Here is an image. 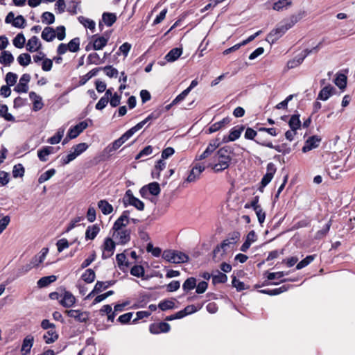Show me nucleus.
Wrapping results in <instances>:
<instances>
[{
  "label": "nucleus",
  "mask_w": 355,
  "mask_h": 355,
  "mask_svg": "<svg viewBox=\"0 0 355 355\" xmlns=\"http://www.w3.org/2000/svg\"><path fill=\"white\" fill-rule=\"evenodd\" d=\"M232 152L233 149L229 146L219 148L213 157L214 162L209 163L207 167L211 168L216 173L227 169L232 161Z\"/></svg>",
  "instance_id": "nucleus-1"
},
{
  "label": "nucleus",
  "mask_w": 355,
  "mask_h": 355,
  "mask_svg": "<svg viewBox=\"0 0 355 355\" xmlns=\"http://www.w3.org/2000/svg\"><path fill=\"white\" fill-rule=\"evenodd\" d=\"M301 18L299 15H292L289 19H285L279 23L277 27L272 29L267 35L266 41L273 44L278 40L285 33L292 28Z\"/></svg>",
  "instance_id": "nucleus-2"
},
{
  "label": "nucleus",
  "mask_w": 355,
  "mask_h": 355,
  "mask_svg": "<svg viewBox=\"0 0 355 355\" xmlns=\"http://www.w3.org/2000/svg\"><path fill=\"white\" fill-rule=\"evenodd\" d=\"M162 257L167 262L173 263H186L189 261V257L186 254L177 250H167L162 253Z\"/></svg>",
  "instance_id": "nucleus-3"
},
{
  "label": "nucleus",
  "mask_w": 355,
  "mask_h": 355,
  "mask_svg": "<svg viewBox=\"0 0 355 355\" xmlns=\"http://www.w3.org/2000/svg\"><path fill=\"white\" fill-rule=\"evenodd\" d=\"M321 45L322 42H319V44L316 46L313 47L311 49H305L304 51H302L297 56H295L293 59L289 60L287 62V67L288 69H293L298 67L302 63V62L308 55L314 51H317L320 49Z\"/></svg>",
  "instance_id": "nucleus-4"
},
{
  "label": "nucleus",
  "mask_w": 355,
  "mask_h": 355,
  "mask_svg": "<svg viewBox=\"0 0 355 355\" xmlns=\"http://www.w3.org/2000/svg\"><path fill=\"white\" fill-rule=\"evenodd\" d=\"M136 132L131 128L122 135L119 139L114 141L111 144L105 148V150L110 153L119 148L128 139H129Z\"/></svg>",
  "instance_id": "nucleus-5"
},
{
  "label": "nucleus",
  "mask_w": 355,
  "mask_h": 355,
  "mask_svg": "<svg viewBox=\"0 0 355 355\" xmlns=\"http://www.w3.org/2000/svg\"><path fill=\"white\" fill-rule=\"evenodd\" d=\"M123 203L125 206L130 205L135 207L139 211L144 209V203L137 198L135 197L130 189L126 191L123 198Z\"/></svg>",
  "instance_id": "nucleus-6"
},
{
  "label": "nucleus",
  "mask_w": 355,
  "mask_h": 355,
  "mask_svg": "<svg viewBox=\"0 0 355 355\" xmlns=\"http://www.w3.org/2000/svg\"><path fill=\"white\" fill-rule=\"evenodd\" d=\"M220 145V142L218 138L211 140L205 151L201 155L196 156V159L202 160L209 157L215 152Z\"/></svg>",
  "instance_id": "nucleus-7"
},
{
  "label": "nucleus",
  "mask_w": 355,
  "mask_h": 355,
  "mask_svg": "<svg viewBox=\"0 0 355 355\" xmlns=\"http://www.w3.org/2000/svg\"><path fill=\"white\" fill-rule=\"evenodd\" d=\"M160 191L159 184L154 182L142 187L139 190V193L143 198H148V194L158 196Z\"/></svg>",
  "instance_id": "nucleus-8"
},
{
  "label": "nucleus",
  "mask_w": 355,
  "mask_h": 355,
  "mask_svg": "<svg viewBox=\"0 0 355 355\" xmlns=\"http://www.w3.org/2000/svg\"><path fill=\"white\" fill-rule=\"evenodd\" d=\"M65 313L70 318H74L77 322H86L89 318V313L80 310H66Z\"/></svg>",
  "instance_id": "nucleus-9"
},
{
  "label": "nucleus",
  "mask_w": 355,
  "mask_h": 355,
  "mask_svg": "<svg viewBox=\"0 0 355 355\" xmlns=\"http://www.w3.org/2000/svg\"><path fill=\"white\" fill-rule=\"evenodd\" d=\"M245 126L243 125H236L232 128L230 131V134L228 136H224L223 138V143H227L230 141H234L236 139H238L242 133V132L244 130Z\"/></svg>",
  "instance_id": "nucleus-10"
},
{
  "label": "nucleus",
  "mask_w": 355,
  "mask_h": 355,
  "mask_svg": "<svg viewBox=\"0 0 355 355\" xmlns=\"http://www.w3.org/2000/svg\"><path fill=\"white\" fill-rule=\"evenodd\" d=\"M276 171L277 168L273 163L270 162L267 164L266 173L263 175L261 181L262 188H264L270 182L275 173H276Z\"/></svg>",
  "instance_id": "nucleus-11"
},
{
  "label": "nucleus",
  "mask_w": 355,
  "mask_h": 355,
  "mask_svg": "<svg viewBox=\"0 0 355 355\" xmlns=\"http://www.w3.org/2000/svg\"><path fill=\"white\" fill-rule=\"evenodd\" d=\"M129 211H124L122 213L121 216L114 223L112 227V230L114 231L124 230L123 228L125 227L129 223Z\"/></svg>",
  "instance_id": "nucleus-12"
},
{
  "label": "nucleus",
  "mask_w": 355,
  "mask_h": 355,
  "mask_svg": "<svg viewBox=\"0 0 355 355\" xmlns=\"http://www.w3.org/2000/svg\"><path fill=\"white\" fill-rule=\"evenodd\" d=\"M115 246V243L112 239L106 238L103 244L102 259H106L110 257L114 254Z\"/></svg>",
  "instance_id": "nucleus-13"
},
{
  "label": "nucleus",
  "mask_w": 355,
  "mask_h": 355,
  "mask_svg": "<svg viewBox=\"0 0 355 355\" xmlns=\"http://www.w3.org/2000/svg\"><path fill=\"white\" fill-rule=\"evenodd\" d=\"M171 326L168 323L161 322L153 323L149 327V331L153 334H159L161 333H167L170 331Z\"/></svg>",
  "instance_id": "nucleus-14"
},
{
  "label": "nucleus",
  "mask_w": 355,
  "mask_h": 355,
  "mask_svg": "<svg viewBox=\"0 0 355 355\" xmlns=\"http://www.w3.org/2000/svg\"><path fill=\"white\" fill-rule=\"evenodd\" d=\"M88 126L87 122L86 121H81L79 123L76 124L75 126L71 127L67 133V137L69 139H75L84 130H85Z\"/></svg>",
  "instance_id": "nucleus-15"
},
{
  "label": "nucleus",
  "mask_w": 355,
  "mask_h": 355,
  "mask_svg": "<svg viewBox=\"0 0 355 355\" xmlns=\"http://www.w3.org/2000/svg\"><path fill=\"white\" fill-rule=\"evenodd\" d=\"M113 237L118 241L119 243L125 245L130 240V231L125 229L114 231Z\"/></svg>",
  "instance_id": "nucleus-16"
},
{
  "label": "nucleus",
  "mask_w": 355,
  "mask_h": 355,
  "mask_svg": "<svg viewBox=\"0 0 355 355\" xmlns=\"http://www.w3.org/2000/svg\"><path fill=\"white\" fill-rule=\"evenodd\" d=\"M31 80V76L28 73H24L20 78L19 83L15 87L14 90L17 93H26L28 90V83Z\"/></svg>",
  "instance_id": "nucleus-17"
},
{
  "label": "nucleus",
  "mask_w": 355,
  "mask_h": 355,
  "mask_svg": "<svg viewBox=\"0 0 355 355\" xmlns=\"http://www.w3.org/2000/svg\"><path fill=\"white\" fill-rule=\"evenodd\" d=\"M162 114V110H157L150 113L144 120L138 123L137 125L132 127L135 132H137L141 129L148 122L158 119Z\"/></svg>",
  "instance_id": "nucleus-18"
},
{
  "label": "nucleus",
  "mask_w": 355,
  "mask_h": 355,
  "mask_svg": "<svg viewBox=\"0 0 355 355\" xmlns=\"http://www.w3.org/2000/svg\"><path fill=\"white\" fill-rule=\"evenodd\" d=\"M205 167L199 164H196L193 166L188 175L186 181L187 182H194L199 179L200 174L205 171Z\"/></svg>",
  "instance_id": "nucleus-19"
},
{
  "label": "nucleus",
  "mask_w": 355,
  "mask_h": 355,
  "mask_svg": "<svg viewBox=\"0 0 355 355\" xmlns=\"http://www.w3.org/2000/svg\"><path fill=\"white\" fill-rule=\"evenodd\" d=\"M336 89L331 85L324 87L319 92L317 99L325 101L329 99L330 96L335 94Z\"/></svg>",
  "instance_id": "nucleus-20"
},
{
  "label": "nucleus",
  "mask_w": 355,
  "mask_h": 355,
  "mask_svg": "<svg viewBox=\"0 0 355 355\" xmlns=\"http://www.w3.org/2000/svg\"><path fill=\"white\" fill-rule=\"evenodd\" d=\"M61 297L62 298L60 300V303L64 307H71L76 303V298L74 295L69 291H64Z\"/></svg>",
  "instance_id": "nucleus-21"
},
{
  "label": "nucleus",
  "mask_w": 355,
  "mask_h": 355,
  "mask_svg": "<svg viewBox=\"0 0 355 355\" xmlns=\"http://www.w3.org/2000/svg\"><path fill=\"white\" fill-rule=\"evenodd\" d=\"M320 141L321 139L318 136H312L309 137L303 146L302 151L304 153H306L313 148H317L319 146Z\"/></svg>",
  "instance_id": "nucleus-22"
},
{
  "label": "nucleus",
  "mask_w": 355,
  "mask_h": 355,
  "mask_svg": "<svg viewBox=\"0 0 355 355\" xmlns=\"http://www.w3.org/2000/svg\"><path fill=\"white\" fill-rule=\"evenodd\" d=\"M42 47V44L37 36L31 37L26 44V50L31 53L37 51Z\"/></svg>",
  "instance_id": "nucleus-23"
},
{
  "label": "nucleus",
  "mask_w": 355,
  "mask_h": 355,
  "mask_svg": "<svg viewBox=\"0 0 355 355\" xmlns=\"http://www.w3.org/2000/svg\"><path fill=\"white\" fill-rule=\"evenodd\" d=\"M29 98L33 101V110L35 112L39 111L42 109L44 103L42 102V98L40 96L37 95L34 92H31L29 93Z\"/></svg>",
  "instance_id": "nucleus-24"
},
{
  "label": "nucleus",
  "mask_w": 355,
  "mask_h": 355,
  "mask_svg": "<svg viewBox=\"0 0 355 355\" xmlns=\"http://www.w3.org/2000/svg\"><path fill=\"white\" fill-rule=\"evenodd\" d=\"M230 119L229 117H225V118L223 119L221 121L211 124L209 126V128L207 130V132L209 134L214 133V132L220 130L225 125L230 123Z\"/></svg>",
  "instance_id": "nucleus-25"
},
{
  "label": "nucleus",
  "mask_w": 355,
  "mask_h": 355,
  "mask_svg": "<svg viewBox=\"0 0 355 355\" xmlns=\"http://www.w3.org/2000/svg\"><path fill=\"white\" fill-rule=\"evenodd\" d=\"M182 54V48H173L165 55V59L168 62H172L178 60Z\"/></svg>",
  "instance_id": "nucleus-26"
},
{
  "label": "nucleus",
  "mask_w": 355,
  "mask_h": 355,
  "mask_svg": "<svg viewBox=\"0 0 355 355\" xmlns=\"http://www.w3.org/2000/svg\"><path fill=\"white\" fill-rule=\"evenodd\" d=\"M33 345V337L31 336H26L23 340L22 346H21V354L23 355L28 354L31 352Z\"/></svg>",
  "instance_id": "nucleus-27"
},
{
  "label": "nucleus",
  "mask_w": 355,
  "mask_h": 355,
  "mask_svg": "<svg viewBox=\"0 0 355 355\" xmlns=\"http://www.w3.org/2000/svg\"><path fill=\"white\" fill-rule=\"evenodd\" d=\"M48 331L43 336V339L47 344L54 343L58 338V334L55 328L47 329Z\"/></svg>",
  "instance_id": "nucleus-28"
},
{
  "label": "nucleus",
  "mask_w": 355,
  "mask_h": 355,
  "mask_svg": "<svg viewBox=\"0 0 355 355\" xmlns=\"http://www.w3.org/2000/svg\"><path fill=\"white\" fill-rule=\"evenodd\" d=\"M41 37L46 42H51L55 38V31L52 27H45L42 32Z\"/></svg>",
  "instance_id": "nucleus-29"
},
{
  "label": "nucleus",
  "mask_w": 355,
  "mask_h": 355,
  "mask_svg": "<svg viewBox=\"0 0 355 355\" xmlns=\"http://www.w3.org/2000/svg\"><path fill=\"white\" fill-rule=\"evenodd\" d=\"M100 231L98 225L88 226L85 232V239L87 240H93L97 236Z\"/></svg>",
  "instance_id": "nucleus-30"
},
{
  "label": "nucleus",
  "mask_w": 355,
  "mask_h": 355,
  "mask_svg": "<svg viewBox=\"0 0 355 355\" xmlns=\"http://www.w3.org/2000/svg\"><path fill=\"white\" fill-rule=\"evenodd\" d=\"M98 207L104 215H108L113 211V207L105 200H101L98 202Z\"/></svg>",
  "instance_id": "nucleus-31"
},
{
  "label": "nucleus",
  "mask_w": 355,
  "mask_h": 355,
  "mask_svg": "<svg viewBox=\"0 0 355 355\" xmlns=\"http://www.w3.org/2000/svg\"><path fill=\"white\" fill-rule=\"evenodd\" d=\"M53 153V148L51 146H46L37 151V156L40 161L46 162L48 156Z\"/></svg>",
  "instance_id": "nucleus-32"
},
{
  "label": "nucleus",
  "mask_w": 355,
  "mask_h": 355,
  "mask_svg": "<svg viewBox=\"0 0 355 355\" xmlns=\"http://www.w3.org/2000/svg\"><path fill=\"white\" fill-rule=\"evenodd\" d=\"M108 38L104 36L98 37L96 38L92 44L93 50L103 49L107 44Z\"/></svg>",
  "instance_id": "nucleus-33"
},
{
  "label": "nucleus",
  "mask_w": 355,
  "mask_h": 355,
  "mask_svg": "<svg viewBox=\"0 0 355 355\" xmlns=\"http://www.w3.org/2000/svg\"><path fill=\"white\" fill-rule=\"evenodd\" d=\"M14 61V57L10 51H3L0 55V63L9 66Z\"/></svg>",
  "instance_id": "nucleus-34"
},
{
  "label": "nucleus",
  "mask_w": 355,
  "mask_h": 355,
  "mask_svg": "<svg viewBox=\"0 0 355 355\" xmlns=\"http://www.w3.org/2000/svg\"><path fill=\"white\" fill-rule=\"evenodd\" d=\"M56 279L57 277L55 275L46 276L40 278L37 284L39 288H44L56 281Z\"/></svg>",
  "instance_id": "nucleus-35"
},
{
  "label": "nucleus",
  "mask_w": 355,
  "mask_h": 355,
  "mask_svg": "<svg viewBox=\"0 0 355 355\" xmlns=\"http://www.w3.org/2000/svg\"><path fill=\"white\" fill-rule=\"evenodd\" d=\"M288 125L291 130H297L301 126V121L300 120V114H293L291 116L288 121Z\"/></svg>",
  "instance_id": "nucleus-36"
},
{
  "label": "nucleus",
  "mask_w": 355,
  "mask_h": 355,
  "mask_svg": "<svg viewBox=\"0 0 355 355\" xmlns=\"http://www.w3.org/2000/svg\"><path fill=\"white\" fill-rule=\"evenodd\" d=\"M102 20L107 26H111L116 21V16L114 13L104 12L102 15Z\"/></svg>",
  "instance_id": "nucleus-37"
},
{
  "label": "nucleus",
  "mask_w": 355,
  "mask_h": 355,
  "mask_svg": "<svg viewBox=\"0 0 355 355\" xmlns=\"http://www.w3.org/2000/svg\"><path fill=\"white\" fill-rule=\"evenodd\" d=\"M288 286L283 285L282 286L274 289H264L261 290L260 293L267 294L269 295H277L282 293L288 290Z\"/></svg>",
  "instance_id": "nucleus-38"
},
{
  "label": "nucleus",
  "mask_w": 355,
  "mask_h": 355,
  "mask_svg": "<svg viewBox=\"0 0 355 355\" xmlns=\"http://www.w3.org/2000/svg\"><path fill=\"white\" fill-rule=\"evenodd\" d=\"M0 117L4 118L7 121H15V117L8 112V107L6 105H0Z\"/></svg>",
  "instance_id": "nucleus-39"
},
{
  "label": "nucleus",
  "mask_w": 355,
  "mask_h": 355,
  "mask_svg": "<svg viewBox=\"0 0 355 355\" xmlns=\"http://www.w3.org/2000/svg\"><path fill=\"white\" fill-rule=\"evenodd\" d=\"M81 278L87 284L92 283L96 278L95 272L92 269H87L82 275Z\"/></svg>",
  "instance_id": "nucleus-40"
},
{
  "label": "nucleus",
  "mask_w": 355,
  "mask_h": 355,
  "mask_svg": "<svg viewBox=\"0 0 355 355\" xmlns=\"http://www.w3.org/2000/svg\"><path fill=\"white\" fill-rule=\"evenodd\" d=\"M25 42L26 38L22 33H18L12 40L13 45L18 49L23 48Z\"/></svg>",
  "instance_id": "nucleus-41"
},
{
  "label": "nucleus",
  "mask_w": 355,
  "mask_h": 355,
  "mask_svg": "<svg viewBox=\"0 0 355 355\" xmlns=\"http://www.w3.org/2000/svg\"><path fill=\"white\" fill-rule=\"evenodd\" d=\"M68 49L69 51L76 53L80 49V38L74 37L67 44Z\"/></svg>",
  "instance_id": "nucleus-42"
},
{
  "label": "nucleus",
  "mask_w": 355,
  "mask_h": 355,
  "mask_svg": "<svg viewBox=\"0 0 355 355\" xmlns=\"http://www.w3.org/2000/svg\"><path fill=\"white\" fill-rule=\"evenodd\" d=\"M234 245V241H232L230 240V239H225L222 242L220 246H217L214 250V254H216V253H218L220 249H223V251L225 252L226 251L227 248L232 247Z\"/></svg>",
  "instance_id": "nucleus-43"
},
{
  "label": "nucleus",
  "mask_w": 355,
  "mask_h": 355,
  "mask_svg": "<svg viewBox=\"0 0 355 355\" xmlns=\"http://www.w3.org/2000/svg\"><path fill=\"white\" fill-rule=\"evenodd\" d=\"M196 286V279L194 277H189L185 280L182 288L185 292L193 289Z\"/></svg>",
  "instance_id": "nucleus-44"
},
{
  "label": "nucleus",
  "mask_w": 355,
  "mask_h": 355,
  "mask_svg": "<svg viewBox=\"0 0 355 355\" xmlns=\"http://www.w3.org/2000/svg\"><path fill=\"white\" fill-rule=\"evenodd\" d=\"M64 130L60 128L58 132L55 133V135L50 137L48 139V142L51 144H58L60 140L62 139L63 135H64Z\"/></svg>",
  "instance_id": "nucleus-45"
},
{
  "label": "nucleus",
  "mask_w": 355,
  "mask_h": 355,
  "mask_svg": "<svg viewBox=\"0 0 355 355\" xmlns=\"http://www.w3.org/2000/svg\"><path fill=\"white\" fill-rule=\"evenodd\" d=\"M17 61L21 66H28L31 62V57L28 53H21L17 57Z\"/></svg>",
  "instance_id": "nucleus-46"
},
{
  "label": "nucleus",
  "mask_w": 355,
  "mask_h": 355,
  "mask_svg": "<svg viewBox=\"0 0 355 355\" xmlns=\"http://www.w3.org/2000/svg\"><path fill=\"white\" fill-rule=\"evenodd\" d=\"M227 281V276L221 272L218 271L217 274L212 275V282L214 284L225 283Z\"/></svg>",
  "instance_id": "nucleus-47"
},
{
  "label": "nucleus",
  "mask_w": 355,
  "mask_h": 355,
  "mask_svg": "<svg viewBox=\"0 0 355 355\" xmlns=\"http://www.w3.org/2000/svg\"><path fill=\"white\" fill-rule=\"evenodd\" d=\"M334 83L340 89H344L347 85V77L344 74H338L335 80Z\"/></svg>",
  "instance_id": "nucleus-48"
},
{
  "label": "nucleus",
  "mask_w": 355,
  "mask_h": 355,
  "mask_svg": "<svg viewBox=\"0 0 355 355\" xmlns=\"http://www.w3.org/2000/svg\"><path fill=\"white\" fill-rule=\"evenodd\" d=\"M130 274L137 277H143L145 274V270L142 266H134L130 270Z\"/></svg>",
  "instance_id": "nucleus-49"
},
{
  "label": "nucleus",
  "mask_w": 355,
  "mask_h": 355,
  "mask_svg": "<svg viewBox=\"0 0 355 355\" xmlns=\"http://www.w3.org/2000/svg\"><path fill=\"white\" fill-rule=\"evenodd\" d=\"M88 64H100L104 62L103 59H101L97 53H92L89 54L87 57Z\"/></svg>",
  "instance_id": "nucleus-50"
},
{
  "label": "nucleus",
  "mask_w": 355,
  "mask_h": 355,
  "mask_svg": "<svg viewBox=\"0 0 355 355\" xmlns=\"http://www.w3.org/2000/svg\"><path fill=\"white\" fill-rule=\"evenodd\" d=\"M78 20L85 28L92 31L95 28L96 24L93 20L85 18L83 16L79 17Z\"/></svg>",
  "instance_id": "nucleus-51"
},
{
  "label": "nucleus",
  "mask_w": 355,
  "mask_h": 355,
  "mask_svg": "<svg viewBox=\"0 0 355 355\" xmlns=\"http://www.w3.org/2000/svg\"><path fill=\"white\" fill-rule=\"evenodd\" d=\"M55 173V170L53 168L46 171L39 177L38 182L40 184L44 183V182L49 180Z\"/></svg>",
  "instance_id": "nucleus-52"
},
{
  "label": "nucleus",
  "mask_w": 355,
  "mask_h": 355,
  "mask_svg": "<svg viewBox=\"0 0 355 355\" xmlns=\"http://www.w3.org/2000/svg\"><path fill=\"white\" fill-rule=\"evenodd\" d=\"M315 255H309L304 259H302L301 261H300L297 266L296 269L300 270L306 266H308L309 263H311L314 259H315Z\"/></svg>",
  "instance_id": "nucleus-53"
},
{
  "label": "nucleus",
  "mask_w": 355,
  "mask_h": 355,
  "mask_svg": "<svg viewBox=\"0 0 355 355\" xmlns=\"http://www.w3.org/2000/svg\"><path fill=\"white\" fill-rule=\"evenodd\" d=\"M24 168L21 164H18L14 166L13 170H12V176L15 178H21L24 175Z\"/></svg>",
  "instance_id": "nucleus-54"
},
{
  "label": "nucleus",
  "mask_w": 355,
  "mask_h": 355,
  "mask_svg": "<svg viewBox=\"0 0 355 355\" xmlns=\"http://www.w3.org/2000/svg\"><path fill=\"white\" fill-rule=\"evenodd\" d=\"M78 156H79L73 150H70L69 153L62 157V164L63 165L68 164L73 160H74Z\"/></svg>",
  "instance_id": "nucleus-55"
},
{
  "label": "nucleus",
  "mask_w": 355,
  "mask_h": 355,
  "mask_svg": "<svg viewBox=\"0 0 355 355\" xmlns=\"http://www.w3.org/2000/svg\"><path fill=\"white\" fill-rule=\"evenodd\" d=\"M42 21L48 25L52 24L55 21V16L50 12H44L42 15Z\"/></svg>",
  "instance_id": "nucleus-56"
},
{
  "label": "nucleus",
  "mask_w": 355,
  "mask_h": 355,
  "mask_svg": "<svg viewBox=\"0 0 355 355\" xmlns=\"http://www.w3.org/2000/svg\"><path fill=\"white\" fill-rule=\"evenodd\" d=\"M158 307L162 311L173 309L175 308V303L171 300H164L159 303Z\"/></svg>",
  "instance_id": "nucleus-57"
},
{
  "label": "nucleus",
  "mask_w": 355,
  "mask_h": 355,
  "mask_svg": "<svg viewBox=\"0 0 355 355\" xmlns=\"http://www.w3.org/2000/svg\"><path fill=\"white\" fill-rule=\"evenodd\" d=\"M6 82L7 83V85L8 86H12L17 83V75L16 73H14L12 72H8L6 75Z\"/></svg>",
  "instance_id": "nucleus-58"
},
{
  "label": "nucleus",
  "mask_w": 355,
  "mask_h": 355,
  "mask_svg": "<svg viewBox=\"0 0 355 355\" xmlns=\"http://www.w3.org/2000/svg\"><path fill=\"white\" fill-rule=\"evenodd\" d=\"M146 250L148 252H151L152 254L155 257H159L162 253V250L159 248L154 247L153 245L150 243H148L146 246Z\"/></svg>",
  "instance_id": "nucleus-59"
},
{
  "label": "nucleus",
  "mask_w": 355,
  "mask_h": 355,
  "mask_svg": "<svg viewBox=\"0 0 355 355\" xmlns=\"http://www.w3.org/2000/svg\"><path fill=\"white\" fill-rule=\"evenodd\" d=\"M105 74L110 78L116 77L118 75V71L116 69L114 68L112 66H105L103 68H101Z\"/></svg>",
  "instance_id": "nucleus-60"
},
{
  "label": "nucleus",
  "mask_w": 355,
  "mask_h": 355,
  "mask_svg": "<svg viewBox=\"0 0 355 355\" xmlns=\"http://www.w3.org/2000/svg\"><path fill=\"white\" fill-rule=\"evenodd\" d=\"M26 24V19L22 15H18L13 20L12 26L16 28H24Z\"/></svg>",
  "instance_id": "nucleus-61"
},
{
  "label": "nucleus",
  "mask_w": 355,
  "mask_h": 355,
  "mask_svg": "<svg viewBox=\"0 0 355 355\" xmlns=\"http://www.w3.org/2000/svg\"><path fill=\"white\" fill-rule=\"evenodd\" d=\"M291 1L290 0H279L275 2L273 5V9L277 11L282 10L284 7L291 6Z\"/></svg>",
  "instance_id": "nucleus-62"
},
{
  "label": "nucleus",
  "mask_w": 355,
  "mask_h": 355,
  "mask_svg": "<svg viewBox=\"0 0 355 355\" xmlns=\"http://www.w3.org/2000/svg\"><path fill=\"white\" fill-rule=\"evenodd\" d=\"M88 147L89 146L86 143H80L73 146L71 148V150H73L78 155H80L84 153L88 148Z\"/></svg>",
  "instance_id": "nucleus-63"
},
{
  "label": "nucleus",
  "mask_w": 355,
  "mask_h": 355,
  "mask_svg": "<svg viewBox=\"0 0 355 355\" xmlns=\"http://www.w3.org/2000/svg\"><path fill=\"white\" fill-rule=\"evenodd\" d=\"M45 257H46V252H42L41 254L35 256L31 259V261L32 262V264H33V266L35 267H37L44 261Z\"/></svg>",
  "instance_id": "nucleus-64"
}]
</instances>
